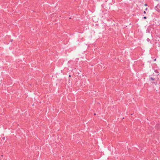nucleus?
Here are the masks:
<instances>
[{
    "label": "nucleus",
    "instance_id": "1",
    "mask_svg": "<svg viewBox=\"0 0 160 160\" xmlns=\"http://www.w3.org/2000/svg\"><path fill=\"white\" fill-rule=\"evenodd\" d=\"M150 79H151L152 80H155L154 78L152 77L150 78Z\"/></svg>",
    "mask_w": 160,
    "mask_h": 160
},
{
    "label": "nucleus",
    "instance_id": "2",
    "mask_svg": "<svg viewBox=\"0 0 160 160\" xmlns=\"http://www.w3.org/2000/svg\"><path fill=\"white\" fill-rule=\"evenodd\" d=\"M143 18H144V19H146V18H146V17H143Z\"/></svg>",
    "mask_w": 160,
    "mask_h": 160
},
{
    "label": "nucleus",
    "instance_id": "3",
    "mask_svg": "<svg viewBox=\"0 0 160 160\" xmlns=\"http://www.w3.org/2000/svg\"><path fill=\"white\" fill-rule=\"evenodd\" d=\"M143 13H144V14H146V12L145 11H144V12H143Z\"/></svg>",
    "mask_w": 160,
    "mask_h": 160
},
{
    "label": "nucleus",
    "instance_id": "4",
    "mask_svg": "<svg viewBox=\"0 0 160 160\" xmlns=\"http://www.w3.org/2000/svg\"><path fill=\"white\" fill-rule=\"evenodd\" d=\"M94 115H96V114L95 113H94Z\"/></svg>",
    "mask_w": 160,
    "mask_h": 160
},
{
    "label": "nucleus",
    "instance_id": "5",
    "mask_svg": "<svg viewBox=\"0 0 160 160\" xmlns=\"http://www.w3.org/2000/svg\"><path fill=\"white\" fill-rule=\"evenodd\" d=\"M147 8H146V10H147Z\"/></svg>",
    "mask_w": 160,
    "mask_h": 160
},
{
    "label": "nucleus",
    "instance_id": "6",
    "mask_svg": "<svg viewBox=\"0 0 160 160\" xmlns=\"http://www.w3.org/2000/svg\"><path fill=\"white\" fill-rule=\"evenodd\" d=\"M69 77H71V76L70 75L69 76Z\"/></svg>",
    "mask_w": 160,
    "mask_h": 160
}]
</instances>
